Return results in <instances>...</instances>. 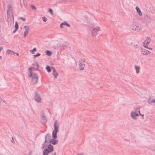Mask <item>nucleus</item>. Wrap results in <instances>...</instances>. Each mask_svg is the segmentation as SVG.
<instances>
[{
	"instance_id": "f257e3e1",
	"label": "nucleus",
	"mask_w": 155,
	"mask_h": 155,
	"mask_svg": "<svg viewBox=\"0 0 155 155\" xmlns=\"http://www.w3.org/2000/svg\"><path fill=\"white\" fill-rule=\"evenodd\" d=\"M54 130H53L52 133V138L51 139L49 143L53 145H56L57 144L58 142V140L56 139L57 138V133L59 131L58 124L57 121H55L54 123Z\"/></svg>"
},
{
	"instance_id": "f03ea898",
	"label": "nucleus",
	"mask_w": 155,
	"mask_h": 155,
	"mask_svg": "<svg viewBox=\"0 0 155 155\" xmlns=\"http://www.w3.org/2000/svg\"><path fill=\"white\" fill-rule=\"evenodd\" d=\"M32 69L31 67H30L28 68L29 71L28 76L29 78H31L32 83L35 84L37 83L38 76L36 73H32Z\"/></svg>"
},
{
	"instance_id": "7ed1b4c3",
	"label": "nucleus",
	"mask_w": 155,
	"mask_h": 155,
	"mask_svg": "<svg viewBox=\"0 0 155 155\" xmlns=\"http://www.w3.org/2000/svg\"><path fill=\"white\" fill-rule=\"evenodd\" d=\"M130 28L132 30L139 31L142 28V25L136 22H132L130 25Z\"/></svg>"
},
{
	"instance_id": "20e7f679",
	"label": "nucleus",
	"mask_w": 155,
	"mask_h": 155,
	"mask_svg": "<svg viewBox=\"0 0 155 155\" xmlns=\"http://www.w3.org/2000/svg\"><path fill=\"white\" fill-rule=\"evenodd\" d=\"M48 136L47 134L45 137V140L44 144L43 145V148H45L43 151V155H48V142H47L46 138Z\"/></svg>"
},
{
	"instance_id": "39448f33",
	"label": "nucleus",
	"mask_w": 155,
	"mask_h": 155,
	"mask_svg": "<svg viewBox=\"0 0 155 155\" xmlns=\"http://www.w3.org/2000/svg\"><path fill=\"white\" fill-rule=\"evenodd\" d=\"M68 45L67 43L65 41L60 42L57 44V47L61 50L65 49Z\"/></svg>"
},
{
	"instance_id": "423d86ee",
	"label": "nucleus",
	"mask_w": 155,
	"mask_h": 155,
	"mask_svg": "<svg viewBox=\"0 0 155 155\" xmlns=\"http://www.w3.org/2000/svg\"><path fill=\"white\" fill-rule=\"evenodd\" d=\"M101 31L99 27L94 26L92 30V35L94 36L98 34V32Z\"/></svg>"
},
{
	"instance_id": "0eeeda50",
	"label": "nucleus",
	"mask_w": 155,
	"mask_h": 155,
	"mask_svg": "<svg viewBox=\"0 0 155 155\" xmlns=\"http://www.w3.org/2000/svg\"><path fill=\"white\" fill-rule=\"evenodd\" d=\"M8 21V24L12 26L14 24V18L12 15L7 16Z\"/></svg>"
},
{
	"instance_id": "6e6552de",
	"label": "nucleus",
	"mask_w": 155,
	"mask_h": 155,
	"mask_svg": "<svg viewBox=\"0 0 155 155\" xmlns=\"http://www.w3.org/2000/svg\"><path fill=\"white\" fill-rule=\"evenodd\" d=\"M7 16L12 15V5H7Z\"/></svg>"
},
{
	"instance_id": "1a4fd4ad",
	"label": "nucleus",
	"mask_w": 155,
	"mask_h": 155,
	"mask_svg": "<svg viewBox=\"0 0 155 155\" xmlns=\"http://www.w3.org/2000/svg\"><path fill=\"white\" fill-rule=\"evenodd\" d=\"M34 98L35 100L38 103L40 102L41 100V98L39 94L37 92L35 93Z\"/></svg>"
},
{
	"instance_id": "9d476101",
	"label": "nucleus",
	"mask_w": 155,
	"mask_h": 155,
	"mask_svg": "<svg viewBox=\"0 0 155 155\" xmlns=\"http://www.w3.org/2000/svg\"><path fill=\"white\" fill-rule=\"evenodd\" d=\"M151 41L150 38V37H147L146 39L143 43V46L145 48H147V46L149 44Z\"/></svg>"
},
{
	"instance_id": "9b49d317",
	"label": "nucleus",
	"mask_w": 155,
	"mask_h": 155,
	"mask_svg": "<svg viewBox=\"0 0 155 155\" xmlns=\"http://www.w3.org/2000/svg\"><path fill=\"white\" fill-rule=\"evenodd\" d=\"M51 70H52V74L54 76V78H56L57 76L58 75V73L56 72L54 68L53 67L50 68L49 67V72H50Z\"/></svg>"
},
{
	"instance_id": "f8f14e48",
	"label": "nucleus",
	"mask_w": 155,
	"mask_h": 155,
	"mask_svg": "<svg viewBox=\"0 0 155 155\" xmlns=\"http://www.w3.org/2000/svg\"><path fill=\"white\" fill-rule=\"evenodd\" d=\"M24 28L25 31L24 32V36L26 37L29 31V26H25Z\"/></svg>"
},
{
	"instance_id": "ddd939ff",
	"label": "nucleus",
	"mask_w": 155,
	"mask_h": 155,
	"mask_svg": "<svg viewBox=\"0 0 155 155\" xmlns=\"http://www.w3.org/2000/svg\"><path fill=\"white\" fill-rule=\"evenodd\" d=\"M79 63L78 66L80 70H83L85 66V64H82L81 61H79Z\"/></svg>"
},
{
	"instance_id": "4468645a",
	"label": "nucleus",
	"mask_w": 155,
	"mask_h": 155,
	"mask_svg": "<svg viewBox=\"0 0 155 155\" xmlns=\"http://www.w3.org/2000/svg\"><path fill=\"white\" fill-rule=\"evenodd\" d=\"M141 52L142 54L144 55L149 54L150 53V51L145 49H142Z\"/></svg>"
},
{
	"instance_id": "2eb2a0df",
	"label": "nucleus",
	"mask_w": 155,
	"mask_h": 155,
	"mask_svg": "<svg viewBox=\"0 0 155 155\" xmlns=\"http://www.w3.org/2000/svg\"><path fill=\"white\" fill-rule=\"evenodd\" d=\"M144 18L146 21L149 23H150L152 20V18L147 15L145 16Z\"/></svg>"
},
{
	"instance_id": "dca6fc26",
	"label": "nucleus",
	"mask_w": 155,
	"mask_h": 155,
	"mask_svg": "<svg viewBox=\"0 0 155 155\" xmlns=\"http://www.w3.org/2000/svg\"><path fill=\"white\" fill-rule=\"evenodd\" d=\"M138 116V114L134 112H132L131 113V116L134 119H136L137 118L136 116L137 117Z\"/></svg>"
},
{
	"instance_id": "f3484780",
	"label": "nucleus",
	"mask_w": 155,
	"mask_h": 155,
	"mask_svg": "<svg viewBox=\"0 0 155 155\" xmlns=\"http://www.w3.org/2000/svg\"><path fill=\"white\" fill-rule=\"evenodd\" d=\"M41 122L42 123L44 124L47 122L46 117L44 114L41 115Z\"/></svg>"
},
{
	"instance_id": "a211bd4d",
	"label": "nucleus",
	"mask_w": 155,
	"mask_h": 155,
	"mask_svg": "<svg viewBox=\"0 0 155 155\" xmlns=\"http://www.w3.org/2000/svg\"><path fill=\"white\" fill-rule=\"evenodd\" d=\"M136 9L139 15L140 16H142V13L139 8L137 6H136Z\"/></svg>"
},
{
	"instance_id": "6ab92c4d",
	"label": "nucleus",
	"mask_w": 155,
	"mask_h": 155,
	"mask_svg": "<svg viewBox=\"0 0 155 155\" xmlns=\"http://www.w3.org/2000/svg\"><path fill=\"white\" fill-rule=\"evenodd\" d=\"M39 67V65L36 62L35 63L33 64V68L35 70H38Z\"/></svg>"
},
{
	"instance_id": "aec40b11",
	"label": "nucleus",
	"mask_w": 155,
	"mask_h": 155,
	"mask_svg": "<svg viewBox=\"0 0 155 155\" xmlns=\"http://www.w3.org/2000/svg\"><path fill=\"white\" fill-rule=\"evenodd\" d=\"M53 150V146L51 144H49V153L52 152Z\"/></svg>"
},
{
	"instance_id": "412c9836",
	"label": "nucleus",
	"mask_w": 155,
	"mask_h": 155,
	"mask_svg": "<svg viewBox=\"0 0 155 155\" xmlns=\"http://www.w3.org/2000/svg\"><path fill=\"white\" fill-rule=\"evenodd\" d=\"M148 102L150 104L152 105H153L154 104H155V100L149 99L148 100Z\"/></svg>"
},
{
	"instance_id": "4be33fe9",
	"label": "nucleus",
	"mask_w": 155,
	"mask_h": 155,
	"mask_svg": "<svg viewBox=\"0 0 155 155\" xmlns=\"http://www.w3.org/2000/svg\"><path fill=\"white\" fill-rule=\"evenodd\" d=\"M135 68L136 70V73H138L140 72V67L139 66H135Z\"/></svg>"
},
{
	"instance_id": "5701e85b",
	"label": "nucleus",
	"mask_w": 155,
	"mask_h": 155,
	"mask_svg": "<svg viewBox=\"0 0 155 155\" xmlns=\"http://www.w3.org/2000/svg\"><path fill=\"white\" fill-rule=\"evenodd\" d=\"M37 50L35 48H34L32 50H30V51L31 53L32 54H34V51H36Z\"/></svg>"
},
{
	"instance_id": "b1692460",
	"label": "nucleus",
	"mask_w": 155,
	"mask_h": 155,
	"mask_svg": "<svg viewBox=\"0 0 155 155\" xmlns=\"http://www.w3.org/2000/svg\"><path fill=\"white\" fill-rule=\"evenodd\" d=\"M11 52H13V54H15V52H14L13 51H12L11 50H7L6 51V53L7 54H9L11 53Z\"/></svg>"
},
{
	"instance_id": "393cba45",
	"label": "nucleus",
	"mask_w": 155,
	"mask_h": 155,
	"mask_svg": "<svg viewBox=\"0 0 155 155\" xmlns=\"http://www.w3.org/2000/svg\"><path fill=\"white\" fill-rule=\"evenodd\" d=\"M62 23L63 25H65L68 27H69L70 26V25L66 21H64V22Z\"/></svg>"
},
{
	"instance_id": "a878e982",
	"label": "nucleus",
	"mask_w": 155,
	"mask_h": 155,
	"mask_svg": "<svg viewBox=\"0 0 155 155\" xmlns=\"http://www.w3.org/2000/svg\"><path fill=\"white\" fill-rule=\"evenodd\" d=\"M49 12L51 14L52 16H54V14L53 12V11L52 9L51 8L49 9Z\"/></svg>"
},
{
	"instance_id": "bb28decb",
	"label": "nucleus",
	"mask_w": 155,
	"mask_h": 155,
	"mask_svg": "<svg viewBox=\"0 0 155 155\" xmlns=\"http://www.w3.org/2000/svg\"><path fill=\"white\" fill-rule=\"evenodd\" d=\"M41 54L39 53H38L37 54L34 55H33V58H34L37 57H38Z\"/></svg>"
},
{
	"instance_id": "cd10ccee",
	"label": "nucleus",
	"mask_w": 155,
	"mask_h": 155,
	"mask_svg": "<svg viewBox=\"0 0 155 155\" xmlns=\"http://www.w3.org/2000/svg\"><path fill=\"white\" fill-rule=\"evenodd\" d=\"M15 28L16 29H18V25L17 24V22H15Z\"/></svg>"
},
{
	"instance_id": "c85d7f7f",
	"label": "nucleus",
	"mask_w": 155,
	"mask_h": 155,
	"mask_svg": "<svg viewBox=\"0 0 155 155\" xmlns=\"http://www.w3.org/2000/svg\"><path fill=\"white\" fill-rule=\"evenodd\" d=\"M42 19L43 20V21L44 22H45L47 21V19L45 17H43L42 18Z\"/></svg>"
},
{
	"instance_id": "c756f323",
	"label": "nucleus",
	"mask_w": 155,
	"mask_h": 155,
	"mask_svg": "<svg viewBox=\"0 0 155 155\" xmlns=\"http://www.w3.org/2000/svg\"><path fill=\"white\" fill-rule=\"evenodd\" d=\"M31 7L34 10H36V8L35 7V6L33 5H31Z\"/></svg>"
},
{
	"instance_id": "7c9ffc66",
	"label": "nucleus",
	"mask_w": 155,
	"mask_h": 155,
	"mask_svg": "<svg viewBox=\"0 0 155 155\" xmlns=\"http://www.w3.org/2000/svg\"><path fill=\"white\" fill-rule=\"evenodd\" d=\"M20 19L22 20L23 21H25V18H22V17L20 18Z\"/></svg>"
},
{
	"instance_id": "2f4dec72",
	"label": "nucleus",
	"mask_w": 155,
	"mask_h": 155,
	"mask_svg": "<svg viewBox=\"0 0 155 155\" xmlns=\"http://www.w3.org/2000/svg\"><path fill=\"white\" fill-rule=\"evenodd\" d=\"M46 69L48 72V65H47Z\"/></svg>"
},
{
	"instance_id": "473e14b6",
	"label": "nucleus",
	"mask_w": 155,
	"mask_h": 155,
	"mask_svg": "<svg viewBox=\"0 0 155 155\" xmlns=\"http://www.w3.org/2000/svg\"><path fill=\"white\" fill-rule=\"evenodd\" d=\"M147 48V49H150V50H151L153 49L152 48H149L148 46H147V48Z\"/></svg>"
},
{
	"instance_id": "72a5a7b5",
	"label": "nucleus",
	"mask_w": 155,
	"mask_h": 155,
	"mask_svg": "<svg viewBox=\"0 0 155 155\" xmlns=\"http://www.w3.org/2000/svg\"><path fill=\"white\" fill-rule=\"evenodd\" d=\"M11 141H12V143H15V141H14V140H13V137L12 138V140Z\"/></svg>"
},
{
	"instance_id": "f704fd0d",
	"label": "nucleus",
	"mask_w": 155,
	"mask_h": 155,
	"mask_svg": "<svg viewBox=\"0 0 155 155\" xmlns=\"http://www.w3.org/2000/svg\"><path fill=\"white\" fill-rule=\"evenodd\" d=\"M63 25H62V23H61L60 25V27L61 28H63Z\"/></svg>"
},
{
	"instance_id": "c9c22d12",
	"label": "nucleus",
	"mask_w": 155,
	"mask_h": 155,
	"mask_svg": "<svg viewBox=\"0 0 155 155\" xmlns=\"http://www.w3.org/2000/svg\"><path fill=\"white\" fill-rule=\"evenodd\" d=\"M140 108L139 107H137L135 109V110L137 111V110H138L140 109Z\"/></svg>"
},
{
	"instance_id": "e433bc0d",
	"label": "nucleus",
	"mask_w": 155,
	"mask_h": 155,
	"mask_svg": "<svg viewBox=\"0 0 155 155\" xmlns=\"http://www.w3.org/2000/svg\"><path fill=\"white\" fill-rule=\"evenodd\" d=\"M46 52V54L47 55H48V50H47Z\"/></svg>"
},
{
	"instance_id": "4c0bfd02",
	"label": "nucleus",
	"mask_w": 155,
	"mask_h": 155,
	"mask_svg": "<svg viewBox=\"0 0 155 155\" xmlns=\"http://www.w3.org/2000/svg\"><path fill=\"white\" fill-rule=\"evenodd\" d=\"M17 29H16L15 28V30L13 31V33H15L16 31H17Z\"/></svg>"
},
{
	"instance_id": "58836bf2",
	"label": "nucleus",
	"mask_w": 155,
	"mask_h": 155,
	"mask_svg": "<svg viewBox=\"0 0 155 155\" xmlns=\"http://www.w3.org/2000/svg\"><path fill=\"white\" fill-rule=\"evenodd\" d=\"M3 47H0V52L3 49Z\"/></svg>"
},
{
	"instance_id": "ea45409f",
	"label": "nucleus",
	"mask_w": 155,
	"mask_h": 155,
	"mask_svg": "<svg viewBox=\"0 0 155 155\" xmlns=\"http://www.w3.org/2000/svg\"><path fill=\"white\" fill-rule=\"evenodd\" d=\"M32 153V151H30L29 153V154H28V155H30Z\"/></svg>"
},
{
	"instance_id": "a19ab883",
	"label": "nucleus",
	"mask_w": 155,
	"mask_h": 155,
	"mask_svg": "<svg viewBox=\"0 0 155 155\" xmlns=\"http://www.w3.org/2000/svg\"><path fill=\"white\" fill-rule=\"evenodd\" d=\"M52 54L51 52V51H49V56L51 55Z\"/></svg>"
},
{
	"instance_id": "79ce46f5",
	"label": "nucleus",
	"mask_w": 155,
	"mask_h": 155,
	"mask_svg": "<svg viewBox=\"0 0 155 155\" xmlns=\"http://www.w3.org/2000/svg\"><path fill=\"white\" fill-rule=\"evenodd\" d=\"M51 155H56V152H54V153H53Z\"/></svg>"
},
{
	"instance_id": "37998d69",
	"label": "nucleus",
	"mask_w": 155,
	"mask_h": 155,
	"mask_svg": "<svg viewBox=\"0 0 155 155\" xmlns=\"http://www.w3.org/2000/svg\"><path fill=\"white\" fill-rule=\"evenodd\" d=\"M137 46V45H134V46L135 47H136Z\"/></svg>"
},
{
	"instance_id": "c03bdc74",
	"label": "nucleus",
	"mask_w": 155,
	"mask_h": 155,
	"mask_svg": "<svg viewBox=\"0 0 155 155\" xmlns=\"http://www.w3.org/2000/svg\"><path fill=\"white\" fill-rule=\"evenodd\" d=\"M139 114H140V115H142V114H141V113H140V110L139 111Z\"/></svg>"
},
{
	"instance_id": "a18cd8bd",
	"label": "nucleus",
	"mask_w": 155,
	"mask_h": 155,
	"mask_svg": "<svg viewBox=\"0 0 155 155\" xmlns=\"http://www.w3.org/2000/svg\"><path fill=\"white\" fill-rule=\"evenodd\" d=\"M15 54H16L17 55V56H18L19 54L18 53H15Z\"/></svg>"
},
{
	"instance_id": "49530a36",
	"label": "nucleus",
	"mask_w": 155,
	"mask_h": 155,
	"mask_svg": "<svg viewBox=\"0 0 155 155\" xmlns=\"http://www.w3.org/2000/svg\"><path fill=\"white\" fill-rule=\"evenodd\" d=\"M82 61H83V62H85V60L84 59L82 60Z\"/></svg>"
},
{
	"instance_id": "de8ad7c7",
	"label": "nucleus",
	"mask_w": 155,
	"mask_h": 155,
	"mask_svg": "<svg viewBox=\"0 0 155 155\" xmlns=\"http://www.w3.org/2000/svg\"><path fill=\"white\" fill-rule=\"evenodd\" d=\"M2 57L1 56H0V59H2Z\"/></svg>"
},
{
	"instance_id": "09e8293b",
	"label": "nucleus",
	"mask_w": 155,
	"mask_h": 155,
	"mask_svg": "<svg viewBox=\"0 0 155 155\" xmlns=\"http://www.w3.org/2000/svg\"><path fill=\"white\" fill-rule=\"evenodd\" d=\"M11 53H10L11 54H13V52H11Z\"/></svg>"
},
{
	"instance_id": "8fccbe9b",
	"label": "nucleus",
	"mask_w": 155,
	"mask_h": 155,
	"mask_svg": "<svg viewBox=\"0 0 155 155\" xmlns=\"http://www.w3.org/2000/svg\"><path fill=\"white\" fill-rule=\"evenodd\" d=\"M80 155H84L83 153L80 154Z\"/></svg>"
},
{
	"instance_id": "3c124183",
	"label": "nucleus",
	"mask_w": 155,
	"mask_h": 155,
	"mask_svg": "<svg viewBox=\"0 0 155 155\" xmlns=\"http://www.w3.org/2000/svg\"><path fill=\"white\" fill-rule=\"evenodd\" d=\"M141 116H142V117H143V116H144V114L142 115Z\"/></svg>"
},
{
	"instance_id": "603ef678",
	"label": "nucleus",
	"mask_w": 155,
	"mask_h": 155,
	"mask_svg": "<svg viewBox=\"0 0 155 155\" xmlns=\"http://www.w3.org/2000/svg\"><path fill=\"white\" fill-rule=\"evenodd\" d=\"M77 155H80V154H77Z\"/></svg>"
}]
</instances>
